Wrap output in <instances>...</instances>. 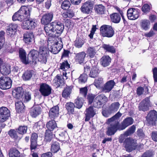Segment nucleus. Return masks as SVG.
<instances>
[{"label": "nucleus", "instance_id": "nucleus-64", "mask_svg": "<svg viewBox=\"0 0 157 157\" xmlns=\"http://www.w3.org/2000/svg\"><path fill=\"white\" fill-rule=\"evenodd\" d=\"M43 122L42 121H40L36 123L35 124L38 129H40L43 127Z\"/></svg>", "mask_w": 157, "mask_h": 157}, {"label": "nucleus", "instance_id": "nucleus-54", "mask_svg": "<svg viewBox=\"0 0 157 157\" xmlns=\"http://www.w3.org/2000/svg\"><path fill=\"white\" fill-rule=\"evenodd\" d=\"M9 134L10 136L12 138L16 139L17 137V132L14 130H10L9 132Z\"/></svg>", "mask_w": 157, "mask_h": 157}, {"label": "nucleus", "instance_id": "nucleus-57", "mask_svg": "<svg viewBox=\"0 0 157 157\" xmlns=\"http://www.w3.org/2000/svg\"><path fill=\"white\" fill-rule=\"evenodd\" d=\"M87 89L86 87L82 88L80 89V93L84 97H85L87 94Z\"/></svg>", "mask_w": 157, "mask_h": 157}, {"label": "nucleus", "instance_id": "nucleus-42", "mask_svg": "<svg viewBox=\"0 0 157 157\" xmlns=\"http://www.w3.org/2000/svg\"><path fill=\"white\" fill-rule=\"evenodd\" d=\"M60 149V146L58 142H54L51 147V151L53 153L57 152Z\"/></svg>", "mask_w": 157, "mask_h": 157}, {"label": "nucleus", "instance_id": "nucleus-50", "mask_svg": "<svg viewBox=\"0 0 157 157\" xmlns=\"http://www.w3.org/2000/svg\"><path fill=\"white\" fill-rule=\"evenodd\" d=\"M87 76L86 74H83L78 78V82L80 83H85L87 81Z\"/></svg>", "mask_w": 157, "mask_h": 157}, {"label": "nucleus", "instance_id": "nucleus-53", "mask_svg": "<svg viewBox=\"0 0 157 157\" xmlns=\"http://www.w3.org/2000/svg\"><path fill=\"white\" fill-rule=\"evenodd\" d=\"M27 128L26 126H20L18 129V133L21 134H23L26 133Z\"/></svg>", "mask_w": 157, "mask_h": 157}, {"label": "nucleus", "instance_id": "nucleus-38", "mask_svg": "<svg viewBox=\"0 0 157 157\" xmlns=\"http://www.w3.org/2000/svg\"><path fill=\"white\" fill-rule=\"evenodd\" d=\"M94 10L96 13L100 14H102L104 13L105 10V7L100 4L95 6Z\"/></svg>", "mask_w": 157, "mask_h": 157}, {"label": "nucleus", "instance_id": "nucleus-43", "mask_svg": "<svg viewBox=\"0 0 157 157\" xmlns=\"http://www.w3.org/2000/svg\"><path fill=\"white\" fill-rule=\"evenodd\" d=\"M120 106V104L118 102H115L112 103L109 107V109L112 112L117 111Z\"/></svg>", "mask_w": 157, "mask_h": 157}, {"label": "nucleus", "instance_id": "nucleus-49", "mask_svg": "<svg viewBox=\"0 0 157 157\" xmlns=\"http://www.w3.org/2000/svg\"><path fill=\"white\" fill-rule=\"evenodd\" d=\"M151 9L150 6L147 4H144L142 7V10L145 14L148 13Z\"/></svg>", "mask_w": 157, "mask_h": 157}, {"label": "nucleus", "instance_id": "nucleus-62", "mask_svg": "<svg viewBox=\"0 0 157 157\" xmlns=\"http://www.w3.org/2000/svg\"><path fill=\"white\" fill-rule=\"evenodd\" d=\"M154 82H157V68L155 67L153 70Z\"/></svg>", "mask_w": 157, "mask_h": 157}, {"label": "nucleus", "instance_id": "nucleus-2", "mask_svg": "<svg viewBox=\"0 0 157 157\" xmlns=\"http://www.w3.org/2000/svg\"><path fill=\"white\" fill-rule=\"evenodd\" d=\"M31 10L32 9L30 6H22L20 10L14 14L12 17L13 20L21 21L29 19Z\"/></svg>", "mask_w": 157, "mask_h": 157}, {"label": "nucleus", "instance_id": "nucleus-10", "mask_svg": "<svg viewBox=\"0 0 157 157\" xmlns=\"http://www.w3.org/2000/svg\"><path fill=\"white\" fill-rule=\"evenodd\" d=\"M136 142V141L132 139L128 138L124 142L123 146L125 148L126 151L130 152L136 148L137 146Z\"/></svg>", "mask_w": 157, "mask_h": 157}, {"label": "nucleus", "instance_id": "nucleus-16", "mask_svg": "<svg viewBox=\"0 0 157 157\" xmlns=\"http://www.w3.org/2000/svg\"><path fill=\"white\" fill-rule=\"evenodd\" d=\"M51 90V87L48 85L44 83L40 84L39 91L44 96H47L50 94Z\"/></svg>", "mask_w": 157, "mask_h": 157}, {"label": "nucleus", "instance_id": "nucleus-21", "mask_svg": "<svg viewBox=\"0 0 157 157\" xmlns=\"http://www.w3.org/2000/svg\"><path fill=\"white\" fill-rule=\"evenodd\" d=\"M95 114V112L94 109L93 107H90L87 109L86 110L85 121H88L90 118L93 117Z\"/></svg>", "mask_w": 157, "mask_h": 157}, {"label": "nucleus", "instance_id": "nucleus-41", "mask_svg": "<svg viewBox=\"0 0 157 157\" xmlns=\"http://www.w3.org/2000/svg\"><path fill=\"white\" fill-rule=\"evenodd\" d=\"M66 109L68 112L73 114L74 112L75 105L73 103L70 102L67 103L66 105Z\"/></svg>", "mask_w": 157, "mask_h": 157}, {"label": "nucleus", "instance_id": "nucleus-63", "mask_svg": "<svg viewBox=\"0 0 157 157\" xmlns=\"http://www.w3.org/2000/svg\"><path fill=\"white\" fill-rule=\"evenodd\" d=\"M31 99V94L29 92L26 93L25 95V101L27 102L30 100Z\"/></svg>", "mask_w": 157, "mask_h": 157}, {"label": "nucleus", "instance_id": "nucleus-33", "mask_svg": "<svg viewBox=\"0 0 157 157\" xmlns=\"http://www.w3.org/2000/svg\"><path fill=\"white\" fill-rule=\"evenodd\" d=\"M19 57L22 62L25 64L28 63V60L26 58V53L24 50L20 49L19 51Z\"/></svg>", "mask_w": 157, "mask_h": 157}, {"label": "nucleus", "instance_id": "nucleus-46", "mask_svg": "<svg viewBox=\"0 0 157 157\" xmlns=\"http://www.w3.org/2000/svg\"><path fill=\"white\" fill-rule=\"evenodd\" d=\"M83 100L82 98H78L75 100V104L76 107L78 108H81L83 105Z\"/></svg>", "mask_w": 157, "mask_h": 157}, {"label": "nucleus", "instance_id": "nucleus-17", "mask_svg": "<svg viewBox=\"0 0 157 157\" xmlns=\"http://www.w3.org/2000/svg\"><path fill=\"white\" fill-rule=\"evenodd\" d=\"M22 24V26L23 29H34L36 25V23L33 21L29 20V19L25 20Z\"/></svg>", "mask_w": 157, "mask_h": 157}, {"label": "nucleus", "instance_id": "nucleus-1", "mask_svg": "<svg viewBox=\"0 0 157 157\" xmlns=\"http://www.w3.org/2000/svg\"><path fill=\"white\" fill-rule=\"evenodd\" d=\"M53 17V12H50L44 14L41 19V23L46 25L44 27V29L46 35L48 36H51L54 33L60 34L64 29L63 25L57 21L49 24L52 20Z\"/></svg>", "mask_w": 157, "mask_h": 157}, {"label": "nucleus", "instance_id": "nucleus-30", "mask_svg": "<svg viewBox=\"0 0 157 157\" xmlns=\"http://www.w3.org/2000/svg\"><path fill=\"white\" fill-rule=\"evenodd\" d=\"M72 91L71 86H66L63 91L62 95L63 97L67 98L70 96Z\"/></svg>", "mask_w": 157, "mask_h": 157}, {"label": "nucleus", "instance_id": "nucleus-6", "mask_svg": "<svg viewBox=\"0 0 157 157\" xmlns=\"http://www.w3.org/2000/svg\"><path fill=\"white\" fill-rule=\"evenodd\" d=\"M60 71L62 72L63 79H67L72 75V73H70V65L67 61H65L61 64Z\"/></svg>", "mask_w": 157, "mask_h": 157}, {"label": "nucleus", "instance_id": "nucleus-19", "mask_svg": "<svg viewBox=\"0 0 157 157\" xmlns=\"http://www.w3.org/2000/svg\"><path fill=\"white\" fill-rule=\"evenodd\" d=\"M115 83L113 80H111L106 82L102 88V91L104 93L109 92L113 88Z\"/></svg>", "mask_w": 157, "mask_h": 157}, {"label": "nucleus", "instance_id": "nucleus-39", "mask_svg": "<svg viewBox=\"0 0 157 157\" xmlns=\"http://www.w3.org/2000/svg\"><path fill=\"white\" fill-rule=\"evenodd\" d=\"M33 71H27L23 74L22 78L24 80H29L32 77Z\"/></svg>", "mask_w": 157, "mask_h": 157}, {"label": "nucleus", "instance_id": "nucleus-58", "mask_svg": "<svg viewBox=\"0 0 157 157\" xmlns=\"http://www.w3.org/2000/svg\"><path fill=\"white\" fill-rule=\"evenodd\" d=\"M112 113L109 109L107 110H104L102 112V113L103 116L105 117H108L109 115Z\"/></svg>", "mask_w": 157, "mask_h": 157}, {"label": "nucleus", "instance_id": "nucleus-3", "mask_svg": "<svg viewBox=\"0 0 157 157\" xmlns=\"http://www.w3.org/2000/svg\"><path fill=\"white\" fill-rule=\"evenodd\" d=\"M47 41L48 47L49 50L54 54L58 53L63 48V45L61 40L56 42V37L54 36V33L51 36H49Z\"/></svg>", "mask_w": 157, "mask_h": 157}, {"label": "nucleus", "instance_id": "nucleus-4", "mask_svg": "<svg viewBox=\"0 0 157 157\" xmlns=\"http://www.w3.org/2000/svg\"><path fill=\"white\" fill-rule=\"evenodd\" d=\"M40 45L39 52L38 60L42 63H45L47 62V58L49 54V49L46 47L47 43L46 40H41L39 42Z\"/></svg>", "mask_w": 157, "mask_h": 157}, {"label": "nucleus", "instance_id": "nucleus-28", "mask_svg": "<svg viewBox=\"0 0 157 157\" xmlns=\"http://www.w3.org/2000/svg\"><path fill=\"white\" fill-rule=\"evenodd\" d=\"M86 56V54L84 52L77 53L75 56L76 60L79 63H81L84 62Z\"/></svg>", "mask_w": 157, "mask_h": 157}, {"label": "nucleus", "instance_id": "nucleus-25", "mask_svg": "<svg viewBox=\"0 0 157 157\" xmlns=\"http://www.w3.org/2000/svg\"><path fill=\"white\" fill-rule=\"evenodd\" d=\"M34 35L32 33H26L23 36V40L26 44H29L34 40Z\"/></svg>", "mask_w": 157, "mask_h": 157}, {"label": "nucleus", "instance_id": "nucleus-27", "mask_svg": "<svg viewBox=\"0 0 157 157\" xmlns=\"http://www.w3.org/2000/svg\"><path fill=\"white\" fill-rule=\"evenodd\" d=\"M41 112V108L39 106H34L31 109L30 114L33 117H35L40 114Z\"/></svg>", "mask_w": 157, "mask_h": 157}, {"label": "nucleus", "instance_id": "nucleus-61", "mask_svg": "<svg viewBox=\"0 0 157 157\" xmlns=\"http://www.w3.org/2000/svg\"><path fill=\"white\" fill-rule=\"evenodd\" d=\"M15 32L16 31L13 30L12 29H11L9 26L7 27L6 33L8 35L10 36L14 34Z\"/></svg>", "mask_w": 157, "mask_h": 157}, {"label": "nucleus", "instance_id": "nucleus-7", "mask_svg": "<svg viewBox=\"0 0 157 157\" xmlns=\"http://www.w3.org/2000/svg\"><path fill=\"white\" fill-rule=\"evenodd\" d=\"M100 30L101 34L104 37H111L114 34V31L110 25H103L101 27Z\"/></svg>", "mask_w": 157, "mask_h": 157}, {"label": "nucleus", "instance_id": "nucleus-37", "mask_svg": "<svg viewBox=\"0 0 157 157\" xmlns=\"http://www.w3.org/2000/svg\"><path fill=\"white\" fill-rule=\"evenodd\" d=\"M53 82L55 85L57 87H59L63 84V80L61 76L57 75L53 80Z\"/></svg>", "mask_w": 157, "mask_h": 157}, {"label": "nucleus", "instance_id": "nucleus-11", "mask_svg": "<svg viewBox=\"0 0 157 157\" xmlns=\"http://www.w3.org/2000/svg\"><path fill=\"white\" fill-rule=\"evenodd\" d=\"M93 5V2L91 0H89L82 4L80 8L81 10L83 13L90 14L92 12Z\"/></svg>", "mask_w": 157, "mask_h": 157}, {"label": "nucleus", "instance_id": "nucleus-23", "mask_svg": "<svg viewBox=\"0 0 157 157\" xmlns=\"http://www.w3.org/2000/svg\"><path fill=\"white\" fill-rule=\"evenodd\" d=\"M59 107L58 106L52 107L49 112V117L51 118H54L57 117L59 115Z\"/></svg>", "mask_w": 157, "mask_h": 157}, {"label": "nucleus", "instance_id": "nucleus-44", "mask_svg": "<svg viewBox=\"0 0 157 157\" xmlns=\"http://www.w3.org/2000/svg\"><path fill=\"white\" fill-rule=\"evenodd\" d=\"M0 71L2 74L6 75L10 73V68L9 66L6 67L4 65L2 67H1Z\"/></svg>", "mask_w": 157, "mask_h": 157}, {"label": "nucleus", "instance_id": "nucleus-13", "mask_svg": "<svg viewBox=\"0 0 157 157\" xmlns=\"http://www.w3.org/2000/svg\"><path fill=\"white\" fill-rule=\"evenodd\" d=\"M140 14L139 10L134 8H129L127 11V17L131 20H135L137 19Z\"/></svg>", "mask_w": 157, "mask_h": 157}, {"label": "nucleus", "instance_id": "nucleus-59", "mask_svg": "<svg viewBox=\"0 0 157 157\" xmlns=\"http://www.w3.org/2000/svg\"><path fill=\"white\" fill-rule=\"evenodd\" d=\"M144 91V88L141 86L138 87L136 90V94L138 96L142 95Z\"/></svg>", "mask_w": 157, "mask_h": 157}, {"label": "nucleus", "instance_id": "nucleus-36", "mask_svg": "<svg viewBox=\"0 0 157 157\" xmlns=\"http://www.w3.org/2000/svg\"><path fill=\"white\" fill-rule=\"evenodd\" d=\"M15 106L16 110L18 113L21 112L25 108L23 102L20 101H18L16 102Z\"/></svg>", "mask_w": 157, "mask_h": 157}, {"label": "nucleus", "instance_id": "nucleus-20", "mask_svg": "<svg viewBox=\"0 0 157 157\" xmlns=\"http://www.w3.org/2000/svg\"><path fill=\"white\" fill-rule=\"evenodd\" d=\"M136 127L134 125L131 126L123 135H121L119 138V142L122 143L124 141V136H127L133 133L135 131Z\"/></svg>", "mask_w": 157, "mask_h": 157}, {"label": "nucleus", "instance_id": "nucleus-52", "mask_svg": "<svg viewBox=\"0 0 157 157\" xmlns=\"http://www.w3.org/2000/svg\"><path fill=\"white\" fill-rule=\"evenodd\" d=\"M75 42V46L78 48H81L83 44V41L81 39H76Z\"/></svg>", "mask_w": 157, "mask_h": 157}, {"label": "nucleus", "instance_id": "nucleus-29", "mask_svg": "<svg viewBox=\"0 0 157 157\" xmlns=\"http://www.w3.org/2000/svg\"><path fill=\"white\" fill-rule=\"evenodd\" d=\"M96 53V51L94 47L88 48L86 51L87 57L89 58H92L94 56Z\"/></svg>", "mask_w": 157, "mask_h": 157}, {"label": "nucleus", "instance_id": "nucleus-9", "mask_svg": "<svg viewBox=\"0 0 157 157\" xmlns=\"http://www.w3.org/2000/svg\"><path fill=\"white\" fill-rule=\"evenodd\" d=\"M46 126L48 130H46L45 138L47 140H50L52 136L51 131H53L55 128H57V124L55 121L52 120L47 123Z\"/></svg>", "mask_w": 157, "mask_h": 157}, {"label": "nucleus", "instance_id": "nucleus-32", "mask_svg": "<svg viewBox=\"0 0 157 157\" xmlns=\"http://www.w3.org/2000/svg\"><path fill=\"white\" fill-rule=\"evenodd\" d=\"M111 60V58L109 56H104L101 59V63L104 67H106L109 65Z\"/></svg>", "mask_w": 157, "mask_h": 157}, {"label": "nucleus", "instance_id": "nucleus-60", "mask_svg": "<svg viewBox=\"0 0 157 157\" xmlns=\"http://www.w3.org/2000/svg\"><path fill=\"white\" fill-rule=\"evenodd\" d=\"M154 155L153 152L151 151H148L145 153L141 157H151Z\"/></svg>", "mask_w": 157, "mask_h": 157}, {"label": "nucleus", "instance_id": "nucleus-47", "mask_svg": "<svg viewBox=\"0 0 157 157\" xmlns=\"http://www.w3.org/2000/svg\"><path fill=\"white\" fill-rule=\"evenodd\" d=\"M103 47L108 52L112 53L115 52V49L113 46H111L109 45L104 44L103 46Z\"/></svg>", "mask_w": 157, "mask_h": 157}, {"label": "nucleus", "instance_id": "nucleus-34", "mask_svg": "<svg viewBox=\"0 0 157 157\" xmlns=\"http://www.w3.org/2000/svg\"><path fill=\"white\" fill-rule=\"evenodd\" d=\"M111 19L112 22L117 23L119 22L121 19L120 15L117 13H114L110 15Z\"/></svg>", "mask_w": 157, "mask_h": 157}, {"label": "nucleus", "instance_id": "nucleus-15", "mask_svg": "<svg viewBox=\"0 0 157 157\" xmlns=\"http://www.w3.org/2000/svg\"><path fill=\"white\" fill-rule=\"evenodd\" d=\"M10 116L9 110L6 107L0 108V121L3 122L7 120Z\"/></svg>", "mask_w": 157, "mask_h": 157}, {"label": "nucleus", "instance_id": "nucleus-18", "mask_svg": "<svg viewBox=\"0 0 157 157\" xmlns=\"http://www.w3.org/2000/svg\"><path fill=\"white\" fill-rule=\"evenodd\" d=\"M150 105L149 98L148 97L147 98L139 104V110L144 111H146L148 110L149 107Z\"/></svg>", "mask_w": 157, "mask_h": 157}, {"label": "nucleus", "instance_id": "nucleus-26", "mask_svg": "<svg viewBox=\"0 0 157 157\" xmlns=\"http://www.w3.org/2000/svg\"><path fill=\"white\" fill-rule=\"evenodd\" d=\"M13 92V94L15 97L17 99H19L23 95V89L22 87H18L14 90Z\"/></svg>", "mask_w": 157, "mask_h": 157}, {"label": "nucleus", "instance_id": "nucleus-40", "mask_svg": "<svg viewBox=\"0 0 157 157\" xmlns=\"http://www.w3.org/2000/svg\"><path fill=\"white\" fill-rule=\"evenodd\" d=\"M20 155L19 152L15 148H12L10 151V157H19Z\"/></svg>", "mask_w": 157, "mask_h": 157}, {"label": "nucleus", "instance_id": "nucleus-51", "mask_svg": "<svg viewBox=\"0 0 157 157\" xmlns=\"http://www.w3.org/2000/svg\"><path fill=\"white\" fill-rule=\"evenodd\" d=\"M122 115V114L118 112L116 114L112 117L108 119V121L109 122L111 121H117L116 120L120 117Z\"/></svg>", "mask_w": 157, "mask_h": 157}, {"label": "nucleus", "instance_id": "nucleus-5", "mask_svg": "<svg viewBox=\"0 0 157 157\" xmlns=\"http://www.w3.org/2000/svg\"><path fill=\"white\" fill-rule=\"evenodd\" d=\"M107 123L109 124L106 132L107 135H113L118 130H121V125L117 121H111L109 122L108 120Z\"/></svg>", "mask_w": 157, "mask_h": 157}, {"label": "nucleus", "instance_id": "nucleus-8", "mask_svg": "<svg viewBox=\"0 0 157 157\" xmlns=\"http://www.w3.org/2000/svg\"><path fill=\"white\" fill-rule=\"evenodd\" d=\"M108 98L103 94L98 95L93 102L94 107L98 108L102 107L107 102Z\"/></svg>", "mask_w": 157, "mask_h": 157}, {"label": "nucleus", "instance_id": "nucleus-31", "mask_svg": "<svg viewBox=\"0 0 157 157\" xmlns=\"http://www.w3.org/2000/svg\"><path fill=\"white\" fill-rule=\"evenodd\" d=\"M150 25V23L149 21L147 19L142 20L140 23L141 29L145 30H147L149 28Z\"/></svg>", "mask_w": 157, "mask_h": 157}, {"label": "nucleus", "instance_id": "nucleus-24", "mask_svg": "<svg viewBox=\"0 0 157 157\" xmlns=\"http://www.w3.org/2000/svg\"><path fill=\"white\" fill-rule=\"evenodd\" d=\"M37 138L38 135L36 133H34L32 134L31 137L30 149L31 150L35 149L36 148Z\"/></svg>", "mask_w": 157, "mask_h": 157}, {"label": "nucleus", "instance_id": "nucleus-22", "mask_svg": "<svg viewBox=\"0 0 157 157\" xmlns=\"http://www.w3.org/2000/svg\"><path fill=\"white\" fill-rule=\"evenodd\" d=\"M133 119L131 117H128L124 119L121 125V130L125 129L129 125L132 124L133 123Z\"/></svg>", "mask_w": 157, "mask_h": 157}, {"label": "nucleus", "instance_id": "nucleus-48", "mask_svg": "<svg viewBox=\"0 0 157 157\" xmlns=\"http://www.w3.org/2000/svg\"><path fill=\"white\" fill-rule=\"evenodd\" d=\"M70 5L71 3L69 1L67 0H65L62 2L61 7L63 10H67L69 8Z\"/></svg>", "mask_w": 157, "mask_h": 157}, {"label": "nucleus", "instance_id": "nucleus-35", "mask_svg": "<svg viewBox=\"0 0 157 157\" xmlns=\"http://www.w3.org/2000/svg\"><path fill=\"white\" fill-rule=\"evenodd\" d=\"M99 73L98 67L97 66L93 67L91 69L89 74L90 76L93 78H95L97 76Z\"/></svg>", "mask_w": 157, "mask_h": 157}, {"label": "nucleus", "instance_id": "nucleus-56", "mask_svg": "<svg viewBox=\"0 0 157 157\" xmlns=\"http://www.w3.org/2000/svg\"><path fill=\"white\" fill-rule=\"evenodd\" d=\"M102 83V80L101 78H99L95 80L94 84L97 88H99Z\"/></svg>", "mask_w": 157, "mask_h": 157}, {"label": "nucleus", "instance_id": "nucleus-45", "mask_svg": "<svg viewBox=\"0 0 157 157\" xmlns=\"http://www.w3.org/2000/svg\"><path fill=\"white\" fill-rule=\"evenodd\" d=\"M74 15V13L73 11L71 10H68L67 12L63 13L62 14L63 17L67 18L69 17L70 18H72Z\"/></svg>", "mask_w": 157, "mask_h": 157}, {"label": "nucleus", "instance_id": "nucleus-12", "mask_svg": "<svg viewBox=\"0 0 157 157\" xmlns=\"http://www.w3.org/2000/svg\"><path fill=\"white\" fill-rule=\"evenodd\" d=\"M12 81L10 78L3 76L0 78V88L6 90L11 87Z\"/></svg>", "mask_w": 157, "mask_h": 157}, {"label": "nucleus", "instance_id": "nucleus-14", "mask_svg": "<svg viewBox=\"0 0 157 157\" xmlns=\"http://www.w3.org/2000/svg\"><path fill=\"white\" fill-rule=\"evenodd\" d=\"M157 112L153 110L151 111L147 114L146 119L148 124L150 125H154L156 121Z\"/></svg>", "mask_w": 157, "mask_h": 157}, {"label": "nucleus", "instance_id": "nucleus-55", "mask_svg": "<svg viewBox=\"0 0 157 157\" xmlns=\"http://www.w3.org/2000/svg\"><path fill=\"white\" fill-rule=\"evenodd\" d=\"M33 59H36L38 57V52L35 50H33L30 51L29 53Z\"/></svg>", "mask_w": 157, "mask_h": 157}]
</instances>
